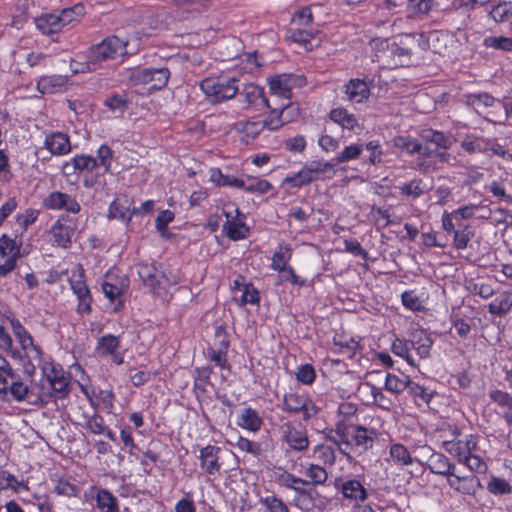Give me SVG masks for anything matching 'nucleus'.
<instances>
[{
  "label": "nucleus",
  "instance_id": "nucleus-1",
  "mask_svg": "<svg viewBox=\"0 0 512 512\" xmlns=\"http://www.w3.org/2000/svg\"><path fill=\"white\" fill-rule=\"evenodd\" d=\"M42 378L39 383L40 391L31 400L33 405L45 406L51 400L63 399L70 392V378L63 368L52 362L41 363Z\"/></svg>",
  "mask_w": 512,
  "mask_h": 512
},
{
  "label": "nucleus",
  "instance_id": "nucleus-2",
  "mask_svg": "<svg viewBox=\"0 0 512 512\" xmlns=\"http://www.w3.org/2000/svg\"><path fill=\"white\" fill-rule=\"evenodd\" d=\"M404 34L400 36L399 42H390L389 39L375 38L370 45L375 50V58L378 62L386 65H405L412 56V50L405 45Z\"/></svg>",
  "mask_w": 512,
  "mask_h": 512
},
{
  "label": "nucleus",
  "instance_id": "nucleus-3",
  "mask_svg": "<svg viewBox=\"0 0 512 512\" xmlns=\"http://www.w3.org/2000/svg\"><path fill=\"white\" fill-rule=\"evenodd\" d=\"M209 102L221 103L234 98L238 92V79L227 75L207 77L199 83Z\"/></svg>",
  "mask_w": 512,
  "mask_h": 512
},
{
  "label": "nucleus",
  "instance_id": "nucleus-4",
  "mask_svg": "<svg viewBox=\"0 0 512 512\" xmlns=\"http://www.w3.org/2000/svg\"><path fill=\"white\" fill-rule=\"evenodd\" d=\"M19 347L20 348L17 349L12 345V348L8 350L7 354L23 367L27 375L32 376L36 366L42 363L41 347L34 342L33 337L25 342H20Z\"/></svg>",
  "mask_w": 512,
  "mask_h": 512
},
{
  "label": "nucleus",
  "instance_id": "nucleus-5",
  "mask_svg": "<svg viewBox=\"0 0 512 512\" xmlns=\"http://www.w3.org/2000/svg\"><path fill=\"white\" fill-rule=\"evenodd\" d=\"M128 40L121 39L112 35L103 39L100 43L89 48L91 58L97 62L98 66L108 60H115L127 54Z\"/></svg>",
  "mask_w": 512,
  "mask_h": 512
},
{
  "label": "nucleus",
  "instance_id": "nucleus-6",
  "mask_svg": "<svg viewBox=\"0 0 512 512\" xmlns=\"http://www.w3.org/2000/svg\"><path fill=\"white\" fill-rule=\"evenodd\" d=\"M452 435V439L442 442V448L448 454L454 456L459 463L470 455V453L479 450L478 437L476 435H461L457 430H454Z\"/></svg>",
  "mask_w": 512,
  "mask_h": 512
},
{
  "label": "nucleus",
  "instance_id": "nucleus-7",
  "mask_svg": "<svg viewBox=\"0 0 512 512\" xmlns=\"http://www.w3.org/2000/svg\"><path fill=\"white\" fill-rule=\"evenodd\" d=\"M170 72L167 68L134 69L129 72L132 85L150 84V89L159 90L166 86Z\"/></svg>",
  "mask_w": 512,
  "mask_h": 512
},
{
  "label": "nucleus",
  "instance_id": "nucleus-8",
  "mask_svg": "<svg viewBox=\"0 0 512 512\" xmlns=\"http://www.w3.org/2000/svg\"><path fill=\"white\" fill-rule=\"evenodd\" d=\"M306 84V78L298 74H278L268 80L272 95L289 101L294 88H301Z\"/></svg>",
  "mask_w": 512,
  "mask_h": 512
},
{
  "label": "nucleus",
  "instance_id": "nucleus-9",
  "mask_svg": "<svg viewBox=\"0 0 512 512\" xmlns=\"http://www.w3.org/2000/svg\"><path fill=\"white\" fill-rule=\"evenodd\" d=\"M222 213L226 217L223 224V231L231 240L237 241L244 239L247 235L248 229L243 223V214L239 211L238 207L233 203L223 205Z\"/></svg>",
  "mask_w": 512,
  "mask_h": 512
},
{
  "label": "nucleus",
  "instance_id": "nucleus-10",
  "mask_svg": "<svg viewBox=\"0 0 512 512\" xmlns=\"http://www.w3.org/2000/svg\"><path fill=\"white\" fill-rule=\"evenodd\" d=\"M0 257L4 259L0 263V278L6 277L17 266V261L21 257V245L15 239L6 234L0 237Z\"/></svg>",
  "mask_w": 512,
  "mask_h": 512
},
{
  "label": "nucleus",
  "instance_id": "nucleus-11",
  "mask_svg": "<svg viewBox=\"0 0 512 512\" xmlns=\"http://www.w3.org/2000/svg\"><path fill=\"white\" fill-rule=\"evenodd\" d=\"M283 410L289 413L301 412L304 420L315 417L320 408L305 394L286 393L283 396Z\"/></svg>",
  "mask_w": 512,
  "mask_h": 512
},
{
  "label": "nucleus",
  "instance_id": "nucleus-12",
  "mask_svg": "<svg viewBox=\"0 0 512 512\" xmlns=\"http://www.w3.org/2000/svg\"><path fill=\"white\" fill-rule=\"evenodd\" d=\"M334 488L341 493L345 500H349L354 504L364 503L369 497V492L365 486L354 478H337L334 481Z\"/></svg>",
  "mask_w": 512,
  "mask_h": 512
},
{
  "label": "nucleus",
  "instance_id": "nucleus-13",
  "mask_svg": "<svg viewBox=\"0 0 512 512\" xmlns=\"http://www.w3.org/2000/svg\"><path fill=\"white\" fill-rule=\"evenodd\" d=\"M74 235V227L68 219H57L47 231L48 242L52 246L69 248Z\"/></svg>",
  "mask_w": 512,
  "mask_h": 512
},
{
  "label": "nucleus",
  "instance_id": "nucleus-14",
  "mask_svg": "<svg viewBox=\"0 0 512 512\" xmlns=\"http://www.w3.org/2000/svg\"><path fill=\"white\" fill-rule=\"evenodd\" d=\"M70 287L73 293L77 296L78 305L77 311L81 314L91 312L92 297L90 290L84 281L83 270L79 269L72 272L69 279Z\"/></svg>",
  "mask_w": 512,
  "mask_h": 512
},
{
  "label": "nucleus",
  "instance_id": "nucleus-15",
  "mask_svg": "<svg viewBox=\"0 0 512 512\" xmlns=\"http://www.w3.org/2000/svg\"><path fill=\"white\" fill-rule=\"evenodd\" d=\"M238 93L242 98L245 109L261 111L265 108H270L269 101L265 97L263 89L258 85L253 83L246 84Z\"/></svg>",
  "mask_w": 512,
  "mask_h": 512
},
{
  "label": "nucleus",
  "instance_id": "nucleus-16",
  "mask_svg": "<svg viewBox=\"0 0 512 512\" xmlns=\"http://www.w3.org/2000/svg\"><path fill=\"white\" fill-rule=\"evenodd\" d=\"M349 448H355L360 452H365L373 447L376 432L374 429H367L362 425L348 424Z\"/></svg>",
  "mask_w": 512,
  "mask_h": 512
},
{
  "label": "nucleus",
  "instance_id": "nucleus-17",
  "mask_svg": "<svg viewBox=\"0 0 512 512\" xmlns=\"http://www.w3.org/2000/svg\"><path fill=\"white\" fill-rule=\"evenodd\" d=\"M222 449L215 445H206L200 449L199 460L201 469L209 476L220 474L222 462L220 453Z\"/></svg>",
  "mask_w": 512,
  "mask_h": 512
},
{
  "label": "nucleus",
  "instance_id": "nucleus-18",
  "mask_svg": "<svg viewBox=\"0 0 512 512\" xmlns=\"http://www.w3.org/2000/svg\"><path fill=\"white\" fill-rule=\"evenodd\" d=\"M43 205L50 210H65L73 214L78 213L81 209L74 197L60 191L48 194L43 200Z\"/></svg>",
  "mask_w": 512,
  "mask_h": 512
},
{
  "label": "nucleus",
  "instance_id": "nucleus-19",
  "mask_svg": "<svg viewBox=\"0 0 512 512\" xmlns=\"http://www.w3.org/2000/svg\"><path fill=\"white\" fill-rule=\"evenodd\" d=\"M89 493L99 512H120L118 498L108 489L93 485Z\"/></svg>",
  "mask_w": 512,
  "mask_h": 512
},
{
  "label": "nucleus",
  "instance_id": "nucleus-20",
  "mask_svg": "<svg viewBox=\"0 0 512 512\" xmlns=\"http://www.w3.org/2000/svg\"><path fill=\"white\" fill-rule=\"evenodd\" d=\"M281 432L288 446L296 451H304L308 448L309 440L304 430L295 427L291 422L281 425Z\"/></svg>",
  "mask_w": 512,
  "mask_h": 512
},
{
  "label": "nucleus",
  "instance_id": "nucleus-21",
  "mask_svg": "<svg viewBox=\"0 0 512 512\" xmlns=\"http://www.w3.org/2000/svg\"><path fill=\"white\" fill-rule=\"evenodd\" d=\"M431 473L451 478L455 475L456 465L442 453L432 452L425 463Z\"/></svg>",
  "mask_w": 512,
  "mask_h": 512
},
{
  "label": "nucleus",
  "instance_id": "nucleus-22",
  "mask_svg": "<svg viewBox=\"0 0 512 512\" xmlns=\"http://www.w3.org/2000/svg\"><path fill=\"white\" fill-rule=\"evenodd\" d=\"M388 454L389 457L386 461L397 467L411 466L414 463L424 465L417 457H413L408 448L401 443H391Z\"/></svg>",
  "mask_w": 512,
  "mask_h": 512
},
{
  "label": "nucleus",
  "instance_id": "nucleus-23",
  "mask_svg": "<svg viewBox=\"0 0 512 512\" xmlns=\"http://www.w3.org/2000/svg\"><path fill=\"white\" fill-rule=\"evenodd\" d=\"M408 340L410 349H413L420 359H425L429 356L434 341L426 331L415 329L409 334Z\"/></svg>",
  "mask_w": 512,
  "mask_h": 512
},
{
  "label": "nucleus",
  "instance_id": "nucleus-24",
  "mask_svg": "<svg viewBox=\"0 0 512 512\" xmlns=\"http://www.w3.org/2000/svg\"><path fill=\"white\" fill-rule=\"evenodd\" d=\"M44 147L52 155H66L71 151L69 136L63 132H51L45 137Z\"/></svg>",
  "mask_w": 512,
  "mask_h": 512
},
{
  "label": "nucleus",
  "instance_id": "nucleus-25",
  "mask_svg": "<svg viewBox=\"0 0 512 512\" xmlns=\"http://www.w3.org/2000/svg\"><path fill=\"white\" fill-rule=\"evenodd\" d=\"M236 424L244 430L255 433L261 429L263 419L254 408L248 406L239 411Z\"/></svg>",
  "mask_w": 512,
  "mask_h": 512
},
{
  "label": "nucleus",
  "instance_id": "nucleus-26",
  "mask_svg": "<svg viewBox=\"0 0 512 512\" xmlns=\"http://www.w3.org/2000/svg\"><path fill=\"white\" fill-rule=\"evenodd\" d=\"M132 216V201L126 196L115 199L109 205L108 217L111 219L121 220L128 226Z\"/></svg>",
  "mask_w": 512,
  "mask_h": 512
},
{
  "label": "nucleus",
  "instance_id": "nucleus-27",
  "mask_svg": "<svg viewBox=\"0 0 512 512\" xmlns=\"http://www.w3.org/2000/svg\"><path fill=\"white\" fill-rule=\"evenodd\" d=\"M68 77L64 75L42 76L37 81V90L42 94H55L66 89Z\"/></svg>",
  "mask_w": 512,
  "mask_h": 512
},
{
  "label": "nucleus",
  "instance_id": "nucleus-28",
  "mask_svg": "<svg viewBox=\"0 0 512 512\" xmlns=\"http://www.w3.org/2000/svg\"><path fill=\"white\" fill-rule=\"evenodd\" d=\"M344 92L347 100L353 103H362L368 99L370 90L367 83L361 79H351L345 86Z\"/></svg>",
  "mask_w": 512,
  "mask_h": 512
},
{
  "label": "nucleus",
  "instance_id": "nucleus-29",
  "mask_svg": "<svg viewBox=\"0 0 512 512\" xmlns=\"http://www.w3.org/2000/svg\"><path fill=\"white\" fill-rule=\"evenodd\" d=\"M292 255L293 250L288 243L284 241L278 243L271 257L270 268L276 272L283 270L290 265Z\"/></svg>",
  "mask_w": 512,
  "mask_h": 512
},
{
  "label": "nucleus",
  "instance_id": "nucleus-30",
  "mask_svg": "<svg viewBox=\"0 0 512 512\" xmlns=\"http://www.w3.org/2000/svg\"><path fill=\"white\" fill-rule=\"evenodd\" d=\"M329 118L343 129L354 131L360 128L358 118L342 107L332 109Z\"/></svg>",
  "mask_w": 512,
  "mask_h": 512
},
{
  "label": "nucleus",
  "instance_id": "nucleus-31",
  "mask_svg": "<svg viewBox=\"0 0 512 512\" xmlns=\"http://www.w3.org/2000/svg\"><path fill=\"white\" fill-rule=\"evenodd\" d=\"M359 391H367L369 393L370 399L367 401L368 404L377 405L383 410H390L393 406L392 400L382 392L381 388L370 382L363 383L359 387Z\"/></svg>",
  "mask_w": 512,
  "mask_h": 512
},
{
  "label": "nucleus",
  "instance_id": "nucleus-32",
  "mask_svg": "<svg viewBox=\"0 0 512 512\" xmlns=\"http://www.w3.org/2000/svg\"><path fill=\"white\" fill-rule=\"evenodd\" d=\"M447 482L452 489L466 495L474 494L475 485H480L477 478L472 475L459 476L455 474L453 477L448 478Z\"/></svg>",
  "mask_w": 512,
  "mask_h": 512
},
{
  "label": "nucleus",
  "instance_id": "nucleus-33",
  "mask_svg": "<svg viewBox=\"0 0 512 512\" xmlns=\"http://www.w3.org/2000/svg\"><path fill=\"white\" fill-rule=\"evenodd\" d=\"M125 289L123 282L112 283L110 281H104L102 283V291L107 299L114 305L113 311H118L123 307L122 294Z\"/></svg>",
  "mask_w": 512,
  "mask_h": 512
},
{
  "label": "nucleus",
  "instance_id": "nucleus-34",
  "mask_svg": "<svg viewBox=\"0 0 512 512\" xmlns=\"http://www.w3.org/2000/svg\"><path fill=\"white\" fill-rule=\"evenodd\" d=\"M136 267L140 279L146 286L155 288L160 284V279L163 277V274L158 271L154 264L139 263Z\"/></svg>",
  "mask_w": 512,
  "mask_h": 512
},
{
  "label": "nucleus",
  "instance_id": "nucleus-35",
  "mask_svg": "<svg viewBox=\"0 0 512 512\" xmlns=\"http://www.w3.org/2000/svg\"><path fill=\"white\" fill-rule=\"evenodd\" d=\"M120 337L107 334L100 337L95 347V354L100 358H107L120 347Z\"/></svg>",
  "mask_w": 512,
  "mask_h": 512
},
{
  "label": "nucleus",
  "instance_id": "nucleus-36",
  "mask_svg": "<svg viewBox=\"0 0 512 512\" xmlns=\"http://www.w3.org/2000/svg\"><path fill=\"white\" fill-rule=\"evenodd\" d=\"M328 439L338 446V449L342 454L348 455L347 449L351 445V441L349 440L348 424L338 422L335 430L331 431V434L328 436Z\"/></svg>",
  "mask_w": 512,
  "mask_h": 512
},
{
  "label": "nucleus",
  "instance_id": "nucleus-37",
  "mask_svg": "<svg viewBox=\"0 0 512 512\" xmlns=\"http://www.w3.org/2000/svg\"><path fill=\"white\" fill-rule=\"evenodd\" d=\"M37 29L44 35L58 33L62 26L57 13L43 14L35 19Z\"/></svg>",
  "mask_w": 512,
  "mask_h": 512
},
{
  "label": "nucleus",
  "instance_id": "nucleus-38",
  "mask_svg": "<svg viewBox=\"0 0 512 512\" xmlns=\"http://www.w3.org/2000/svg\"><path fill=\"white\" fill-rule=\"evenodd\" d=\"M316 180L331 179L336 175L335 165L331 160H313L307 163Z\"/></svg>",
  "mask_w": 512,
  "mask_h": 512
},
{
  "label": "nucleus",
  "instance_id": "nucleus-39",
  "mask_svg": "<svg viewBox=\"0 0 512 512\" xmlns=\"http://www.w3.org/2000/svg\"><path fill=\"white\" fill-rule=\"evenodd\" d=\"M488 138L476 135H467L460 143L461 148L468 154L488 155Z\"/></svg>",
  "mask_w": 512,
  "mask_h": 512
},
{
  "label": "nucleus",
  "instance_id": "nucleus-40",
  "mask_svg": "<svg viewBox=\"0 0 512 512\" xmlns=\"http://www.w3.org/2000/svg\"><path fill=\"white\" fill-rule=\"evenodd\" d=\"M304 475L308 478L306 481L308 485L324 486L328 480V472L324 466L309 463L305 467Z\"/></svg>",
  "mask_w": 512,
  "mask_h": 512
},
{
  "label": "nucleus",
  "instance_id": "nucleus-41",
  "mask_svg": "<svg viewBox=\"0 0 512 512\" xmlns=\"http://www.w3.org/2000/svg\"><path fill=\"white\" fill-rule=\"evenodd\" d=\"M392 145L402 153L410 156L421 151V142L410 135H399L392 139Z\"/></svg>",
  "mask_w": 512,
  "mask_h": 512
},
{
  "label": "nucleus",
  "instance_id": "nucleus-42",
  "mask_svg": "<svg viewBox=\"0 0 512 512\" xmlns=\"http://www.w3.org/2000/svg\"><path fill=\"white\" fill-rule=\"evenodd\" d=\"M512 307V295L503 292L488 305L489 313L498 317L506 316Z\"/></svg>",
  "mask_w": 512,
  "mask_h": 512
},
{
  "label": "nucleus",
  "instance_id": "nucleus-43",
  "mask_svg": "<svg viewBox=\"0 0 512 512\" xmlns=\"http://www.w3.org/2000/svg\"><path fill=\"white\" fill-rule=\"evenodd\" d=\"M496 99L487 92L467 93L464 95V103L475 110L478 108L493 107Z\"/></svg>",
  "mask_w": 512,
  "mask_h": 512
},
{
  "label": "nucleus",
  "instance_id": "nucleus-44",
  "mask_svg": "<svg viewBox=\"0 0 512 512\" xmlns=\"http://www.w3.org/2000/svg\"><path fill=\"white\" fill-rule=\"evenodd\" d=\"M410 383V377L407 375H396L392 373H387L385 377L384 388L393 393V394H401L404 390L407 389V386Z\"/></svg>",
  "mask_w": 512,
  "mask_h": 512
},
{
  "label": "nucleus",
  "instance_id": "nucleus-45",
  "mask_svg": "<svg viewBox=\"0 0 512 512\" xmlns=\"http://www.w3.org/2000/svg\"><path fill=\"white\" fill-rule=\"evenodd\" d=\"M51 481L54 483L53 492H55L57 495L65 497H77L80 492V489L77 485L64 477L54 476L51 478Z\"/></svg>",
  "mask_w": 512,
  "mask_h": 512
},
{
  "label": "nucleus",
  "instance_id": "nucleus-46",
  "mask_svg": "<svg viewBox=\"0 0 512 512\" xmlns=\"http://www.w3.org/2000/svg\"><path fill=\"white\" fill-rule=\"evenodd\" d=\"M245 191L254 194H266L273 190L272 184L260 177L247 176L246 180H244V187H242Z\"/></svg>",
  "mask_w": 512,
  "mask_h": 512
},
{
  "label": "nucleus",
  "instance_id": "nucleus-47",
  "mask_svg": "<svg viewBox=\"0 0 512 512\" xmlns=\"http://www.w3.org/2000/svg\"><path fill=\"white\" fill-rule=\"evenodd\" d=\"M274 481L281 487L292 489L295 484L308 485L306 479L300 478L283 468L274 471Z\"/></svg>",
  "mask_w": 512,
  "mask_h": 512
},
{
  "label": "nucleus",
  "instance_id": "nucleus-48",
  "mask_svg": "<svg viewBox=\"0 0 512 512\" xmlns=\"http://www.w3.org/2000/svg\"><path fill=\"white\" fill-rule=\"evenodd\" d=\"M259 503L264 508V512H290L288 505L273 493L260 497Z\"/></svg>",
  "mask_w": 512,
  "mask_h": 512
},
{
  "label": "nucleus",
  "instance_id": "nucleus-49",
  "mask_svg": "<svg viewBox=\"0 0 512 512\" xmlns=\"http://www.w3.org/2000/svg\"><path fill=\"white\" fill-rule=\"evenodd\" d=\"M391 350L395 355L405 359L410 366H417L415 359L410 353L409 340L395 338L394 341L392 342Z\"/></svg>",
  "mask_w": 512,
  "mask_h": 512
},
{
  "label": "nucleus",
  "instance_id": "nucleus-50",
  "mask_svg": "<svg viewBox=\"0 0 512 512\" xmlns=\"http://www.w3.org/2000/svg\"><path fill=\"white\" fill-rule=\"evenodd\" d=\"M460 464H463L473 473L485 474L488 471V464L484 458L478 454V451L470 453Z\"/></svg>",
  "mask_w": 512,
  "mask_h": 512
},
{
  "label": "nucleus",
  "instance_id": "nucleus-51",
  "mask_svg": "<svg viewBox=\"0 0 512 512\" xmlns=\"http://www.w3.org/2000/svg\"><path fill=\"white\" fill-rule=\"evenodd\" d=\"M314 457L324 466H334L336 462V453L333 447L326 444H318L313 449Z\"/></svg>",
  "mask_w": 512,
  "mask_h": 512
},
{
  "label": "nucleus",
  "instance_id": "nucleus-52",
  "mask_svg": "<svg viewBox=\"0 0 512 512\" xmlns=\"http://www.w3.org/2000/svg\"><path fill=\"white\" fill-rule=\"evenodd\" d=\"M362 151V144H351L345 146L341 152H339L334 158H332V161L334 165L349 162L351 160L359 158Z\"/></svg>",
  "mask_w": 512,
  "mask_h": 512
},
{
  "label": "nucleus",
  "instance_id": "nucleus-53",
  "mask_svg": "<svg viewBox=\"0 0 512 512\" xmlns=\"http://www.w3.org/2000/svg\"><path fill=\"white\" fill-rule=\"evenodd\" d=\"M84 6L76 4L72 7L62 9L58 14V18L62 28L73 21H78L84 15Z\"/></svg>",
  "mask_w": 512,
  "mask_h": 512
},
{
  "label": "nucleus",
  "instance_id": "nucleus-54",
  "mask_svg": "<svg viewBox=\"0 0 512 512\" xmlns=\"http://www.w3.org/2000/svg\"><path fill=\"white\" fill-rule=\"evenodd\" d=\"M278 273H279V279L276 283L277 285H280V284H283L286 282L292 284L293 286H297V287H303V286L308 285L307 279L298 276L296 274L294 268L291 265L285 267L281 271H278Z\"/></svg>",
  "mask_w": 512,
  "mask_h": 512
},
{
  "label": "nucleus",
  "instance_id": "nucleus-55",
  "mask_svg": "<svg viewBox=\"0 0 512 512\" xmlns=\"http://www.w3.org/2000/svg\"><path fill=\"white\" fill-rule=\"evenodd\" d=\"M289 105V102H287L283 103L279 108L271 109L268 118L261 122L263 128L271 131L279 129L284 124V121L281 119L282 113Z\"/></svg>",
  "mask_w": 512,
  "mask_h": 512
},
{
  "label": "nucleus",
  "instance_id": "nucleus-56",
  "mask_svg": "<svg viewBox=\"0 0 512 512\" xmlns=\"http://www.w3.org/2000/svg\"><path fill=\"white\" fill-rule=\"evenodd\" d=\"M487 490L495 496H503L512 492V486L504 478L491 476L487 482Z\"/></svg>",
  "mask_w": 512,
  "mask_h": 512
},
{
  "label": "nucleus",
  "instance_id": "nucleus-57",
  "mask_svg": "<svg viewBox=\"0 0 512 512\" xmlns=\"http://www.w3.org/2000/svg\"><path fill=\"white\" fill-rule=\"evenodd\" d=\"M434 5V0H408L407 11L410 16H425Z\"/></svg>",
  "mask_w": 512,
  "mask_h": 512
},
{
  "label": "nucleus",
  "instance_id": "nucleus-58",
  "mask_svg": "<svg viewBox=\"0 0 512 512\" xmlns=\"http://www.w3.org/2000/svg\"><path fill=\"white\" fill-rule=\"evenodd\" d=\"M319 33V29L317 28H302L297 27L291 29L290 38L299 44L304 45L305 47L310 43V40L315 38V36Z\"/></svg>",
  "mask_w": 512,
  "mask_h": 512
},
{
  "label": "nucleus",
  "instance_id": "nucleus-59",
  "mask_svg": "<svg viewBox=\"0 0 512 512\" xmlns=\"http://www.w3.org/2000/svg\"><path fill=\"white\" fill-rule=\"evenodd\" d=\"M317 494L318 493L313 489L305 491L301 495H294L293 503L298 509L302 511H309L315 506V497Z\"/></svg>",
  "mask_w": 512,
  "mask_h": 512
},
{
  "label": "nucleus",
  "instance_id": "nucleus-60",
  "mask_svg": "<svg viewBox=\"0 0 512 512\" xmlns=\"http://www.w3.org/2000/svg\"><path fill=\"white\" fill-rule=\"evenodd\" d=\"M484 46L505 52L512 51V38L505 36H489L484 39Z\"/></svg>",
  "mask_w": 512,
  "mask_h": 512
},
{
  "label": "nucleus",
  "instance_id": "nucleus-61",
  "mask_svg": "<svg viewBox=\"0 0 512 512\" xmlns=\"http://www.w3.org/2000/svg\"><path fill=\"white\" fill-rule=\"evenodd\" d=\"M81 426L95 435H101L104 431L105 421L104 418L94 411L89 418H87V422H81Z\"/></svg>",
  "mask_w": 512,
  "mask_h": 512
},
{
  "label": "nucleus",
  "instance_id": "nucleus-62",
  "mask_svg": "<svg viewBox=\"0 0 512 512\" xmlns=\"http://www.w3.org/2000/svg\"><path fill=\"white\" fill-rule=\"evenodd\" d=\"M71 164L75 170L79 171H93L98 168V161L88 155H77L71 159Z\"/></svg>",
  "mask_w": 512,
  "mask_h": 512
},
{
  "label": "nucleus",
  "instance_id": "nucleus-63",
  "mask_svg": "<svg viewBox=\"0 0 512 512\" xmlns=\"http://www.w3.org/2000/svg\"><path fill=\"white\" fill-rule=\"evenodd\" d=\"M114 152L107 145H101L97 149L96 160L98 161V167H102L104 172H110L111 164L113 161Z\"/></svg>",
  "mask_w": 512,
  "mask_h": 512
},
{
  "label": "nucleus",
  "instance_id": "nucleus-64",
  "mask_svg": "<svg viewBox=\"0 0 512 512\" xmlns=\"http://www.w3.org/2000/svg\"><path fill=\"white\" fill-rule=\"evenodd\" d=\"M6 318L11 326L12 332L18 344L23 341L25 342L26 340L32 337L30 332L23 326V324L15 316L9 315Z\"/></svg>",
  "mask_w": 512,
  "mask_h": 512
}]
</instances>
